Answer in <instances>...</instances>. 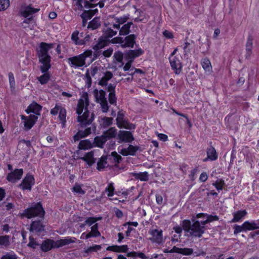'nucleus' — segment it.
I'll return each mask as SVG.
<instances>
[{
  "instance_id": "obj_1",
  "label": "nucleus",
  "mask_w": 259,
  "mask_h": 259,
  "mask_svg": "<svg viewBox=\"0 0 259 259\" xmlns=\"http://www.w3.org/2000/svg\"><path fill=\"white\" fill-rule=\"evenodd\" d=\"M89 107L88 95L84 93L79 99L76 108L78 114L77 120L82 127L91 124L94 120V114L90 110Z\"/></svg>"
},
{
  "instance_id": "obj_2",
  "label": "nucleus",
  "mask_w": 259,
  "mask_h": 259,
  "mask_svg": "<svg viewBox=\"0 0 259 259\" xmlns=\"http://www.w3.org/2000/svg\"><path fill=\"white\" fill-rule=\"evenodd\" d=\"M53 44H48L42 42L40 44L37 49V55L39 62L41 63V69L44 70L50 68L51 57L49 51L54 48Z\"/></svg>"
},
{
  "instance_id": "obj_3",
  "label": "nucleus",
  "mask_w": 259,
  "mask_h": 259,
  "mask_svg": "<svg viewBox=\"0 0 259 259\" xmlns=\"http://www.w3.org/2000/svg\"><path fill=\"white\" fill-rule=\"evenodd\" d=\"M183 228L188 233V235L196 237H200L204 233L205 228L201 226L200 223L195 221L192 224L190 221L184 220L183 222Z\"/></svg>"
},
{
  "instance_id": "obj_4",
  "label": "nucleus",
  "mask_w": 259,
  "mask_h": 259,
  "mask_svg": "<svg viewBox=\"0 0 259 259\" xmlns=\"http://www.w3.org/2000/svg\"><path fill=\"white\" fill-rule=\"evenodd\" d=\"M75 238L71 237H66L56 241L51 239H46L44 241L41 245V249L44 252L50 250L53 248H59L71 243L75 242Z\"/></svg>"
},
{
  "instance_id": "obj_5",
  "label": "nucleus",
  "mask_w": 259,
  "mask_h": 259,
  "mask_svg": "<svg viewBox=\"0 0 259 259\" xmlns=\"http://www.w3.org/2000/svg\"><path fill=\"white\" fill-rule=\"evenodd\" d=\"M92 56V51L91 50H87L83 53L78 56L69 58L67 62L71 67L78 68L84 66L85 60L88 58H91Z\"/></svg>"
},
{
  "instance_id": "obj_6",
  "label": "nucleus",
  "mask_w": 259,
  "mask_h": 259,
  "mask_svg": "<svg viewBox=\"0 0 259 259\" xmlns=\"http://www.w3.org/2000/svg\"><path fill=\"white\" fill-rule=\"evenodd\" d=\"M44 214L45 211L41 205L40 203H37L33 204L31 207L25 209L22 213L19 214L21 217L31 219L36 216L42 217Z\"/></svg>"
},
{
  "instance_id": "obj_7",
  "label": "nucleus",
  "mask_w": 259,
  "mask_h": 259,
  "mask_svg": "<svg viewBox=\"0 0 259 259\" xmlns=\"http://www.w3.org/2000/svg\"><path fill=\"white\" fill-rule=\"evenodd\" d=\"M93 93L96 102L101 105L102 111L103 112H107L108 111L109 107L107 99L105 97V92L102 90L99 91L96 89L94 91Z\"/></svg>"
},
{
  "instance_id": "obj_8",
  "label": "nucleus",
  "mask_w": 259,
  "mask_h": 259,
  "mask_svg": "<svg viewBox=\"0 0 259 259\" xmlns=\"http://www.w3.org/2000/svg\"><path fill=\"white\" fill-rule=\"evenodd\" d=\"M135 36L134 34L130 35L125 38L124 42L122 38L116 37L111 40L113 44H123L122 46L124 47H133L135 41Z\"/></svg>"
},
{
  "instance_id": "obj_9",
  "label": "nucleus",
  "mask_w": 259,
  "mask_h": 259,
  "mask_svg": "<svg viewBox=\"0 0 259 259\" xmlns=\"http://www.w3.org/2000/svg\"><path fill=\"white\" fill-rule=\"evenodd\" d=\"M117 125L119 128H124L127 130H134L135 125L130 123L124 118L123 113L119 112L117 113L116 118Z\"/></svg>"
},
{
  "instance_id": "obj_10",
  "label": "nucleus",
  "mask_w": 259,
  "mask_h": 259,
  "mask_svg": "<svg viewBox=\"0 0 259 259\" xmlns=\"http://www.w3.org/2000/svg\"><path fill=\"white\" fill-rule=\"evenodd\" d=\"M34 183L35 180L33 176L29 174H27L19 185V187L23 190L30 191Z\"/></svg>"
},
{
  "instance_id": "obj_11",
  "label": "nucleus",
  "mask_w": 259,
  "mask_h": 259,
  "mask_svg": "<svg viewBox=\"0 0 259 259\" xmlns=\"http://www.w3.org/2000/svg\"><path fill=\"white\" fill-rule=\"evenodd\" d=\"M149 234L151 235L149 239L153 242L158 244L163 242V232L161 229H152L149 231Z\"/></svg>"
},
{
  "instance_id": "obj_12",
  "label": "nucleus",
  "mask_w": 259,
  "mask_h": 259,
  "mask_svg": "<svg viewBox=\"0 0 259 259\" xmlns=\"http://www.w3.org/2000/svg\"><path fill=\"white\" fill-rule=\"evenodd\" d=\"M169 62L171 69L176 74H180L182 70V63L179 57H169Z\"/></svg>"
},
{
  "instance_id": "obj_13",
  "label": "nucleus",
  "mask_w": 259,
  "mask_h": 259,
  "mask_svg": "<svg viewBox=\"0 0 259 259\" xmlns=\"http://www.w3.org/2000/svg\"><path fill=\"white\" fill-rule=\"evenodd\" d=\"M21 118L24 121V126L26 130L31 129L34 125L37 120V116L35 115L31 114L28 116L21 115Z\"/></svg>"
},
{
  "instance_id": "obj_14",
  "label": "nucleus",
  "mask_w": 259,
  "mask_h": 259,
  "mask_svg": "<svg viewBox=\"0 0 259 259\" xmlns=\"http://www.w3.org/2000/svg\"><path fill=\"white\" fill-rule=\"evenodd\" d=\"M117 139L119 143L126 142L131 143L134 138L132 133L128 131H120L117 135Z\"/></svg>"
},
{
  "instance_id": "obj_15",
  "label": "nucleus",
  "mask_w": 259,
  "mask_h": 259,
  "mask_svg": "<svg viewBox=\"0 0 259 259\" xmlns=\"http://www.w3.org/2000/svg\"><path fill=\"white\" fill-rule=\"evenodd\" d=\"M95 0H74L75 9L76 11H81L83 9L92 8V3Z\"/></svg>"
},
{
  "instance_id": "obj_16",
  "label": "nucleus",
  "mask_w": 259,
  "mask_h": 259,
  "mask_svg": "<svg viewBox=\"0 0 259 259\" xmlns=\"http://www.w3.org/2000/svg\"><path fill=\"white\" fill-rule=\"evenodd\" d=\"M23 174L22 169H16L8 174L7 179L9 182L15 183L21 179Z\"/></svg>"
},
{
  "instance_id": "obj_17",
  "label": "nucleus",
  "mask_w": 259,
  "mask_h": 259,
  "mask_svg": "<svg viewBox=\"0 0 259 259\" xmlns=\"http://www.w3.org/2000/svg\"><path fill=\"white\" fill-rule=\"evenodd\" d=\"M138 146H134L130 145L127 148H123L122 147H119L118 148L120 153L124 156L135 155L137 151L139 150Z\"/></svg>"
},
{
  "instance_id": "obj_18",
  "label": "nucleus",
  "mask_w": 259,
  "mask_h": 259,
  "mask_svg": "<svg viewBox=\"0 0 259 259\" xmlns=\"http://www.w3.org/2000/svg\"><path fill=\"white\" fill-rule=\"evenodd\" d=\"M83 33H79L78 30H75L71 34V39L76 45H82L85 43L84 39H83Z\"/></svg>"
},
{
  "instance_id": "obj_19",
  "label": "nucleus",
  "mask_w": 259,
  "mask_h": 259,
  "mask_svg": "<svg viewBox=\"0 0 259 259\" xmlns=\"http://www.w3.org/2000/svg\"><path fill=\"white\" fill-rule=\"evenodd\" d=\"M95 127L92 126V127H88L84 130H79L73 137L75 141L79 140L80 138L87 137L88 135L92 133V131H95Z\"/></svg>"
},
{
  "instance_id": "obj_20",
  "label": "nucleus",
  "mask_w": 259,
  "mask_h": 259,
  "mask_svg": "<svg viewBox=\"0 0 259 259\" xmlns=\"http://www.w3.org/2000/svg\"><path fill=\"white\" fill-rule=\"evenodd\" d=\"M39 10V9L32 8L29 5L21 8L20 13L22 16L27 18L30 15L38 12Z\"/></svg>"
},
{
  "instance_id": "obj_21",
  "label": "nucleus",
  "mask_w": 259,
  "mask_h": 259,
  "mask_svg": "<svg viewBox=\"0 0 259 259\" xmlns=\"http://www.w3.org/2000/svg\"><path fill=\"white\" fill-rule=\"evenodd\" d=\"M233 218L231 221V223H236L241 222L247 214V211L245 210H240L234 212L233 213Z\"/></svg>"
},
{
  "instance_id": "obj_22",
  "label": "nucleus",
  "mask_w": 259,
  "mask_h": 259,
  "mask_svg": "<svg viewBox=\"0 0 259 259\" xmlns=\"http://www.w3.org/2000/svg\"><path fill=\"white\" fill-rule=\"evenodd\" d=\"M118 30H117L116 29H114L113 28H112V27L109 25H105L103 29V35L104 37L108 40L110 38L115 35Z\"/></svg>"
},
{
  "instance_id": "obj_23",
  "label": "nucleus",
  "mask_w": 259,
  "mask_h": 259,
  "mask_svg": "<svg viewBox=\"0 0 259 259\" xmlns=\"http://www.w3.org/2000/svg\"><path fill=\"white\" fill-rule=\"evenodd\" d=\"M50 68L43 70L41 69V66H40V70L43 73L42 75L37 77V79L41 84H45L48 83L50 80L51 75L48 71Z\"/></svg>"
},
{
  "instance_id": "obj_24",
  "label": "nucleus",
  "mask_w": 259,
  "mask_h": 259,
  "mask_svg": "<svg viewBox=\"0 0 259 259\" xmlns=\"http://www.w3.org/2000/svg\"><path fill=\"white\" fill-rule=\"evenodd\" d=\"M41 110V106L36 103V102H33L29 105L26 112L27 113H30L31 112L34 113L36 115H40V112Z\"/></svg>"
},
{
  "instance_id": "obj_25",
  "label": "nucleus",
  "mask_w": 259,
  "mask_h": 259,
  "mask_svg": "<svg viewBox=\"0 0 259 259\" xmlns=\"http://www.w3.org/2000/svg\"><path fill=\"white\" fill-rule=\"evenodd\" d=\"M44 230V226L41 221H34L32 223L30 231L31 232L39 233Z\"/></svg>"
},
{
  "instance_id": "obj_26",
  "label": "nucleus",
  "mask_w": 259,
  "mask_h": 259,
  "mask_svg": "<svg viewBox=\"0 0 259 259\" xmlns=\"http://www.w3.org/2000/svg\"><path fill=\"white\" fill-rule=\"evenodd\" d=\"M98 12L97 9L94 10L84 11V12L81 15V17L82 19V24L85 26L88 20L90 19L92 16Z\"/></svg>"
},
{
  "instance_id": "obj_27",
  "label": "nucleus",
  "mask_w": 259,
  "mask_h": 259,
  "mask_svg": "<svg viewBox=\"0 0 259 259\" xmlns=\"http://www.w3.org/2000/svg\"><path fill=\"white\" fill-rule=\"evenodd\" d=\"M201 65L205 73L210 74L212 72V67L210 61L208 58L202 59L201 60Z\"/></svg>"
},
{
  "instance_id": "obj_28",
  "label": "nucleus",
  "mask_w": 259,
  "mask_h": 259,
  "mask_svg": "<svg viewBox=\"0 0 259 259\" xmlns=\"http://www.w3.org/2000/svg\"><path fill=\"white\" fill-rule=\"evenodd\" d=\"M128 248L126 245L121 246L112 245L107 247L106 250L112 251L116 252H126L127 251Z\"/></svg>"
},
{
  "instance_id": "obj_29",
  "label": "nucleus",
  "mask_w": 259,
  "mask_h": 259,
  "mask_svg": "<svg viewBox=\"0 0 259 259\" xmlns=\"http://www.w3.org/2000/svg\"><path fill=\"white\" fill-rule=\"evenodd\" d=\"M218 158V155L215 149L210 147L207 150V157L205 158L203 161H206L207 160H210L211 161L215 160Z\"/></svg>"
},
{
  "instance_id": "obj_30",
  "label": "nucleus",
  "mask_w": 259,
  "mask_h": 259,
  "mask_svg": "<svg viewBox=\"0 0 259 259\" xmlns=\"http://www.w3.org/2000/svg\"><path fill=\"white\" fill-rule=\"evenodd\" d=\"M78 158L83 160L90 166L95 162V158L93 151L88 152L84 156L78 157Z\"/></svg>"
},
{
  "instance_id": "obj_31",
  "label": "nucleus",
  "mask_w": 259,
  "mask_h": 259,
  "mask_svg": "<svg viewBox=\"0 0 259 259\" xmlns=\"http://www.w3.org/2000/svg\"><path fill=\"white\" fill-rule=\"evenodd\" d=\"M143 53V51L140 49L136 50H129L126 52L125 55L130 59L129 61L132 62L134 58L139 57Z\"/></svg>"
},
{
  "instance_id": "obj_32",
  "label": "nucleus",
  "mask_w": 259,
  "mask_h": 259,
  "mask_svg": "<svg viewBox=\"0 0 259 259\" xmlns=\"http://www.w3.org/2000/svg\"><path fill=\"white\" fill-rule=\"evenodd\" d=\"M94 147V143L89 140H83L79 142L78 147L80 150H88Z\"/></svg>"
},
{
  "instance_id": "obj_33",
  "label": "nucleus",
  "mask_w": 259,
  "mask_h": 259,
  "mask_svg": "<svg viewBox=\"0 0 259 259\" xmlns=\"http://www.w3.org/2000/svg\"><path fill=\"white\" fill-rule=\"evenodd\" d=\"M171 252L179 253L184 255H190L193 253V250L191 248H180L176 246H174L171 249Z\"/></svg>"
},
{
  "instance_id": "obj_34",
  "label": "nucleus",
  "mask_w": 259,
  "mask_h": 259,
  "mask_svg": "<svg viewBox=\"0 0 259 259\" xmlns=\"http://www.w3.org/2000/svg\"><path fill=\"white\" fill-rule=\"evenodd\" d=\"M243 226L245 228L246 231L253 230L259 228L258 224L255 221H246L243 223Z\"/></svg>"
},
{
  "instance_id": "obj_35",
  "label": "nucleus",
  "mask_w": 259,
  "mask_h": 259,
  "mask_svg": "<svg viewBox=\"0 0 259 259\" xmlns=\"http://www.w3.org/2000/svg\"><path fill=\"white\" fill-rule=\"evenodd\" d=\"M22 26L24 28H29L30 30H32L34 28L35 22L32 18V17H30L25 19L22 22Z\"/></svg>"
},
{
  "instance_id": "obj_36",
  "label": "nucleus",
  "mask_w": 259,
  "mask_h": 259,
  "mask_svg": "<svg viewBox=\"0 0 259 259\" xmlns=\"http://www.w3.org/2000/svg\"><path fill=\"white\" fill-rule=\"evenodd\" d=\"M128 19V15H124L120 17L116 18V22L118 23L117 24H113L112 25V27L114 29H116L117 30H119L120 28V25L122 24L125 23Z\"/></svg>"
},
{
  "instance_id": "obj_37",
  "label": "nucleus",
  "mask_w": 259,
  "mask_h": 259,
  "mask_svg": "<svg viewBox=\"0 0 259 259\" xmlns=\"http://www.w3.org/2000/svg\"><path fill=\"white\" fill-rule=\"evenodd\" d=\"M113 77L112 73L110 71H107L99 81V84L102 86L106 85L108 81Z\"/></svg>"
},
{
  "instance_id": "obj_38",
  "label": "nucleus",
  "mask_w": 259,
  "mask_h": 259,
  "mask_svg": "<svg viewBox=\"0 0 259 259\" xmlns=\"http://www.w3.org/2000/svg\"><path fill=\"white\" fill-rule=\"evenodd\" d=\"M253 48V38L252 36H249L248 37L246 45V51L247 57H249L252 54V49Z\"/></svg>"
},
{
  "instance_id": "obj_39",
  "label": "nucleus",
  "mask_w": 259,
  "mask_h": 259,
  "mask_svg": "<svg viewBox=\"0 0 259 259\" xmlns=\"http://www.w3.org/2000/svg\"><path fill=\"white\" fill-rule=\"evenodd\" d=\"M107 140V138L103 135L100 137L95 138L94 143L96 146L102 148Z\"/></svg>"
},
{
  "instance_id": "obj_40",
  "label": "nucleus",
  "mask_w": 259,
  "mask_h": 259,
  "mask_svg": "<svg viewBox=\"0 0 259 259\" xmlns=\"http://www.w3.org/2000/svg\"><path fill=\"white\" fill-rule=\"evenodd\" d=\"M133 176L135 177V178L138 180H140L142 181H147L149 178V175L147 172L133 173Z\"/></svg>"
},
{
  "instance_id": "obj_41",
  "label": "nucleus",
  "mask_w": 259,
  "mask_h": 259,
  "mask_svg": "<svg viewBox=\"0 0 259 259\" xmlns=\"http://www.w3.org/2000/svg\"><path fill=\"white\" fill-rule=\"evenodd\" d=\"M108 40L103 36L99 39L98 43L95 46L94 49L99 50L102 49L107 45Z\"/></svg>"
},
{
  "instance_id": "obj_42",
  "label": "nucleus",
  "mask_w": 259,
  "mask_h": 259,
  "mask_svg": "<svg viewBox=\"0 0 259 259\" xmlns=\"http://www.w3.org/2000/svg\"><path fill=\"white\" fill-rule=\"evenodd\" d=\"M117 135V130L114 127H111L105 132L103 135L107 140L115 137Z\"/></svg>"
},
{
  "instance_id": "obj_43",
  "label": "nucleus",
  "mask_w": 259,
  "mask_h": 259,
  "mask_svg": "<svg viewBox=\"0 0 259 259\" xmlns=\"http://www.w3.org/2000/svg\"><path fill=\"white\" fill-rule=\"evenodd\" d=\"M133 23L132 22H128L124 24L119 30L120 35H125L129 33L130 29Z\"/></svg>"
},
{
  "instance_id": "obj_44",
  "label": "nucleus",
  "mask_w": 259,
  "mask_h": 259,
  "mask_svg": "<svg viewBox=\"0 0 259 259\" xmlns=\"http://www.w3.org/2000/svg\"><path fill=\"white\" fill-rule=\"evenodd\" d=\"M100 25V19L99 18H95L89 24L88 28L92 30L98 28Z\"/></svg>"
},
{
  "instance_id": "obj_45",
  "label": "nucleus",
  "mask_w": 259,
  "mask_h": 259,
  "mask_svg": "<svg viewBox=\"0 0 259 259\" xmlns=\"http://www.w3.org/2000/svg\"><path fill=\"white\" fill-rule=\"evenodd\" d=\"M89 233L91 237H98L101 235L100 232L98 231V224H95L91 227V231Z\"/></svg>"
},
{
  "instance_id": "obj_46",
  "label": "nucleus",
  "mask_w": 259,
  "mask_h": 259,
  "mask_svg": "<svg viewBox=\"0 0 259 259\" xmlns=\"http://www.w3.org/2000/svg\"><path fill=\"white\" fill-rule=\"evenodd\" d=\"M107 166L106 158L102 157L97 163V168L99 170H102Z\"/></svg>"
},
{
  "instance_id": "obj_47",
  "label": "nucleus",
  "mask_w": 259,
  "mask_h": 259,
  "mask_svg": "<svg viewBox=\"0 0 259 259\" xmlns=\"http://www.w3.org/2000/svg\"><path fill=\"white\" fill-rule=\"evenodd\" d=\"M10 244V237L7 235L0 236V245L7 247Z\"/></svg>"
},
{
  "instance_id": "obj_48",
  "label": "nucleus",
  "mask_w": 259,
  "mask_h": 259,
  "mask_svg": "<svg viewBox=\"0 0 259 259\" xmlns=\"http://www.w3.org/2000/svg\"><path fill=\"white\" fill-rule=\"evenodd\" d=\"M66 109L63 107L60 109L59 112V118L62 122L63 125L64 126L66 122Z\"/></svg>"
},
{
  "instance_id": "obj_49",
  "label": "nucleus",
  "mask_w": 259,
  "mask_h": 259,
  "mask_svg": "<svg viewBox=\"0 0 259 259\" xmlns=\"http://www.w3.org/2000/svg\"><path fill=\"white\" fill-rule=\"evenodd\" d=\"M126 255L128 257H139L142 259H144L146 258V256L143 253L135 251L130 252L127 253Z\"/></svg>"
},
{
  "instance_id": "obj_50",
  "label": "nucleus",
  "mask_w": 259,
  "mask_h": 259,
  "mask_svg": "<svg viewBox=\"0 0 259 259\" xmlns=\"http://www.w3.org/2000/svg\"><path fill=\"white\" fill-rule=\"evenodd\" d=\"M10 87L12 90L15 89V80L14 74L12 72H9L8 74Z\"/></svg>"
},
{
  "instance_id": "obj_51",
  "label": "nucleus",
  "mask_w": 259,
  "mask_h": 259,
  "mask_svg": "<svg viewBox=\"0 0 259 259\" xmlns=\"http://www.w3.org/2000/svg\"><path fill=\"white\" fill-rule=\"evenodd\" d=\"M1 259H17V256L14 252H8L3 255Z\"/></svg>"
},
{
  "instance_id": "obj_52",
  "label": "nucleus",
  "mask_w": 259,
  "mask_h": 259,
  "mask_svg": "<svg viewBox=\"0 0 259 259\" xmlns=\"http://www.w3.org/2000/svg\"><path fill=\"white\" fill-rule=\"evenodd\" d=\"M113 183H110L108 184V186L105 189L106 192H108L107 195L109 197H111L113 195L114 191V188L113 186Z\"/></svg>"
},
{
  "instance_id": "obj_53",
  "label": "nucleus",
  "mask_w": 259,
  "mask_h": 259,
  "mask_svg": "<svg viewBox=\"0 0 259 259\" xmlns=\"http://www.w3.org/2000/svg\"><path fill=\"white\" fill-rule=\"evenodd\" d=\"M101 219V218L90 217L87 218L85 221V224L91 226L95 223L97 221L100 220Z\"/></svg>"
},
{
  "instance_id": "obj_54",
  "label": "nucleus",
  "mask_w": 259,
  "mask_h": 259,
  "mask_svg": "<svg viewBox=\"0 0 259 259\" xmlns=\"http://www.w3.org/2000/svg\"><path fill=\"white\" fill-rule=\"evenodd\" d=\"M72 190L74 193L78 195H83L85 193V191L82 190L80 185L76 184L72 188Z\"/></svg>"
},
{
  "instance_id": "obj_55",
  "label": "nucleus",
  "mask_w": 259,
  "mask_h": 259,
  "mask_svg": "<svg viewBox=\"0 0 259 259\" xmlns=\"http://www.w3.org/2000/svg\"><path fill=\"white\" fill-rule=\"evenodd\" d=\"M234 229V234L236 235L242 232H246L245 230V228L243 226V223L241 225H235L233 227Z\"/></svg>"
},
{
  "instance_id": "obj_56",
  "label": "nucleus",
  "mask_w": 259,
  "mask_h": 259,
  "mask_svg": "<svg viewBox=\"0 0 259 259\" xmlns=\"http://www.w3.org/2000/svg\"><path fill=\"white\" fill-rule=\"evenodd\" d=\"M9 6V0H0V11L6 10Z\"/></svg>"
},
{
  "instance_id": "obj_57",
  "label": "nucleus",
  "mask_w": 259,
  "mask_h": 259,
  "mask_svg": "<svg viewBox=\"0 0 259 259\" xmlns=\"http://www.w3.org/2000/svg\"><path fill=\"white\" fill-rule=\"evenodd\" d=\"M102 125L104 126H108L112 123V118L111 117H104L102 119Z\"/></svg>"
},
{
  "instance_id": "obj_58",
  "label": "nucleus",
  "mask_w": 259,
  "mask_h": 259,
  "mask_svg": "<svg viewBox=\"0 0 259 259\" xmlns=\"http://www.w3.org/2000/svg\"><path fill=\"white\" fill-rule=\"evenodd\" d=\"M62 107L61 104H56L54 108L51 109V113L53 115H57Z\"/></svg>"
},
{
  "instance_id": "obj_59",
  "label": "nucleus",
  "mask_w": 259,
  "mask_h": 259,
  "mask_svg": "<svg viewBox=\"0 0 259 259\" xmlns=\"http://www.w3.org/2000/svg\"><path fill=\"white\" fill-rule=\"evenodd\" d=\"M101 245H94L92 246H90L89 247L87 250L86 252H90L92 251H97L98 250H100L101 249Z\"/></svg>"
},
{
  "instance_id": "obj_60",
  "label": "nucleus",
  "mask_w": 259,
  "mask_h": 259,
  "mask_svg": "<svg viewBox=\"0 0 259 259\" xmlns=\"http://www.w3.org/2000/svg\"><path fill=\"white\" fill-rule=\"evenodd\" d=\"M109 101L111 104H116V98L115 97V93H109Z\"/></svg>"
},
{
  "instance_id": "obj_61",
  "label": "nucleus",
  "mask_w": 259,
  "mask_h": 259,
  "mask_svg": "<svg viewBox=\"0 0 259 259\" xmlns=\"http://www.w3.org/2000/svg\"><path fill=\"white\" fill-rule=\"evenodd\" d=\"M115 60L119 63H121L123 59V54L120 52H116L114 54Z\"/></svg>"
},
{
  "instance_id": "obj_62",
  "label": "nucleus",
  "mask_w": 259,
  "mask_h": 259,
  "mask_svg": "<svg viewBox=\"0 0 259 259\" xmlns=\"http://www.w3.org/2000/svg\"><path fill=\"white\" fill-rule=\"evenodd\" d=\"M28 246L33 248H35L38 244L34 240V239L31 236L29 237V242L28 244Z\"/></svg>"
},
{
  "instance_id": "obj_63",
  "label": "nucleus",
  "mask_w": 259,
  "mask_h": 259,
  "mask_svg": "<svg viewBox=\"0 0 259 259\" xmlns=\"http://www.w3.org/2000/svg\"><path fill=\"white\" fill-rule=\"evenodd\" d=\"M98 0H95L94 2L92 3V8H94L95 6L98 5L100 8H102L104 6V1H101L99 2H97Z\"/></svg>"
},
{
  "instance_id": "obj_64",
  "label": "nucleus",
  "mask_w": 259,
  "mask_h": 259,
  "mask_svg": "<svg viewBox=\"0 0 259 259\" xmlns=\"http://www.w3.org/2000/svg\"><path fill=\"white\" fill-rule=\"evenodd\" d=\"M213 185L215 186V187L217 189V190L220 191L223 189V187L224 186V183L222 182H217L216 183H214Z\"/></svg>"
}]
</instances>
